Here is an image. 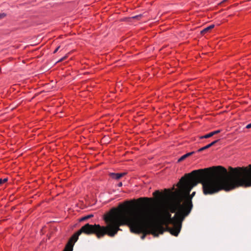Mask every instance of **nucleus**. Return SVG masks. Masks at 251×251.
Returning a JSON list of instances; mask_svg holds the SVG:
<instances>
[{"label":"nucleus","instance_id":"1","mask_svg":"<svg viewBox=\"0 0 251 251\" xmlns=\"http://www.w3.org/2000/svg\"><path fill=\"white\" fill-rule=\"evenodd\" d=\"M230 173L223 166H217L196 170L186 174L181 178L177 187L182 196L177 200H181V204L187 208L193 207L192 198L196 192L191 195L192 188L198 183L202 185L205 195H213L221 190L229 191L239 186H251V178L246 167H229Z\"/></svg>","mask_w":251,"mask_h":251},{"label":"nucleus","instance_id":"2","mask_svg":"<svg viewBox=\"0 0 251 251\" xmlns=\"http://www.w3.org/2000/svg\"><path fill=\"white\" fill-rule=\"evenodd\" d=\"M121 209L113 208L110 213L104 217V220L106 224H111L116 233L120 229V226L127 224L130 227L131 232L142 233L141 238L144 240L147 234H152L157 237L159 234H163L164 227L160 225L152 223L154 216V212L150 206H145L136 209L126 216L124 214L125 206L120 205Z\"/></svg>","mask_w":251,"mask_h":251},{"label":"nucleus","instance_id":"3","mask_svg":"<svg viewBox=\"0 0 251 251\" xmlns=\"http://www.w3.org/2000/svg\"><path fill=\"white\" fill-rule=\"evenodd\" d=\"M190 212L191 207L187 208L185 203L181 204V200H176L162 203L159 217L164 225L173 226L168 229L172 235L177 236L181 230L182 222Z\"/></svg>","mask_w":251,"mask_h":251},{"label":"nucleus","instance_id":"4","mask_svg":"<svg viewBox=\"0 0 251 251\" xmlns=\"http://www.w3.org/2000/svg\"><path fill=\"white\" fill-rule=\"evenodd\" d=\"M116 229L111 224H107L106 226H100V225H90L86 224L75 232L70 239L64 251H73V246L78 239L79 236L84 233L86 235L95 234L98 238L103 237L105 234L110 237H114Z\"/></svg>","mask_w":251,"mask_h":251},{"label":"nucleus","instance_id":"5","mask_svg":"<svg viewBox=\"0 0 251 251\" xmlns=\"http://www.w3.org/2000/svg\"><path fill=\"white\" fill-rule=\"evenodd\" d=\"M126 173H110L109 174V176L115 179H119L122 177L124 176L125 175H126Z\"/></svg>","mask_w":251,"mask_h":251},{"label":"nucleus","instance_id":"6","mask_svg":"<svg viewBox=\"0 0 251 251\" xmlns=\"http://www.w3.org/2000/svg\"><path fill=\"white\" fill-rule=\"evenodd\" d=\"M220 132H221L220 130H215V131L211 132L209 133L208 134H207L204 136H201L200 137V139L208 138H210V137L213 136V135H214L215 134H217L220 133Z\"/></svg>","mask_w":251,"mask_h":251},{"label":"nucleus","instance_id":"7","mask_svg":"<svg viewBox=\"0 0 251 251\" xmlns=\"http://www.w3.org/2000/svg\"><path fill=\"white\" fill-rule=\"evenodd\" d=\"M219 141V140H216L214 141L213 142H211V143L209 144L208 145L200 148L198 150V152H201L206 149H207L209 148L210 147H212V146L214 145L216 143H217Z\"/></svg>","mask_w":251,"mask_h":251},{"label":"nucleus","instance_id":"8","mask_svg":"<svg viewBox=\"0 0 251 251\" xmlns=\"http://www.w3.org/2000/svg\"><path fill=\"white\" fill-rule=\"evenodd\" d=\"M214 25H211L206 27V28H204L201 31V34L202 35L205 34L206 33L209 32L210 30L213 29L214 27Z\"/></svg>","mask_w":251,"mask_h":251},{"label":"nucleus","instance_id":"9","mask_svg":"<svg viewBox=\"0 0 251 251\" xmlns=\"http://www.w3.org/2000/svg\"><path fill=\"white\" fill-rule=\"evenodd\" d=\"M194 153V151L190 152L189 153H187L183 155H182L180 158H179L178 160V162H180L184 159H185L187 157L191 156V155L193 154Z\"/></svg>","mask_w":251,"mask_h":251},{"label":"nucleus","instance_id":"10","mask_svg":"<svg viewBox=\"0 0 251 251\" xmlns=\"http://www.w3.org/2000/svg\"><path fill=\"white\" fill-rule=\"evenodd\" d=\"M145 201L146 203H150L152 201V199L149 198H140L138 199V201Z\"/></svg>","mask_w":251,"mask_h":251},{"label":"nucleus","instance_id":"11","mask_svg":"<svg viewBox=\"0 0 251 251\" xmlns=\"http://www.w3.org/2000/svg\"><path fill=\"white\" fill-rule=\"evenodd\" d=\"M94 215L93 214H90V215H88L87 216H84L83 217H82L79 221L80 222H82V221H86L90 218H91L92 217H93Z\"/></svg>","mask_w":251,"mask_h":251},{"label":"nucleus","instance_id":"12","mask_svg":"<svg viewBox=\"0 0 251 251\" xmlns=\"http://www.w3.org/2000/svg\"><path fill=\"white\" fill-rule=\"evenodd\" d=\"M153 195L154 196H162L163 194L161 193L159 191H156L153 193Z\"/></svg>","mask_w":251,"mask_h":251},{"label":"nucleus","instance_id":"13","mask_svg":"<svg viewBox=\"0 0 251 251\" xmlns=\"http://www.w3.org/2000/svg\"><path fill=\"white\" fill-rule=\"evenodd\" d=\"M8 180L7 178H5L4 179L0 178V185H1L2 184L7 182Z\"/></svg>","mask_w":251,"mask_h":251},{"label":"nucleus","instance_id":"14","mask_svg":"<svg viewBox=\"0 0 251 251\" xmlns=\"http://www.w3.org/2000/svg\"><path fill=\"white\" fill-rule=\"evenodd\" d=\"M67 57V56H65L64 57H63V58L60 59L59 60H58V61H57L55 63H60V62L64 61Z\"/></svg>","mask_w":251,"mask_h":251},{"label":"nucleus","instance_id":"15","mask_svg":"<svg viewBox=\"0 0 251 251\" xmlns=\"http://www.w3.org/2000/svg\"><path fill=\"white\" fill-rule=\"evenodd\" d=\"M6 16V14L4 13H0V19L4 18Z\"/></svg>","mask_w":251,"mask_h":251},{"label":"nucleus","instance_id":"16","mask_svg":"<svg viewBox=\"0 0 251 251\" xmlns=\"http://www.w3.org/2000/svg\"><path fill=\"white\" fill-rule=\"evenodd\" d=\"M246 128H251V123H250V124H248V125H247Z\"/></svg>","mask_w":251,"mask_h":251},{"label":"nucleus","instance_id":"17","mask_svg":"<svg viewBox=\"0 0 251 251\" xmlns=\"http://www.w3.org/2000/svg\"><path fill=\"white\" fill-rule=\"evenodd\" d=\"M59 48H60V47H57V48L54 50V51H53V53H56V52L57 51V50H58V49H59Z\"/></svg>","mask_w":251,"mask_h":251},{"label":"nucleus","instance_id":"18","mask_svg":"<svg viewBox=\"0 0 251 251\" xmlns=\"http://www.w3.org/2000/svg\"><path fill=\"white\" fill-rule=\"evenodd\" d=\"M122 185H123V184H122V182H121L118 184V187H122Z\"/></svg>","mask_w":251,"mask_h":251},{"label":"nucleus","instance_id":"19","mask_svg":"<svg viewBox=\"0 0 251 251\" xmlns=\"http://www.w3.org/2000/svg\"><path fill=\"white\" fill-rule=\"evenodd\" d=\"M228 0H223L221 2V3H224L226 1H227Z\"/></svg>","mask_w":251,"mask_h":251},{"label":"nucleus","instance_id":"20","mask_svg":"<svg viewBox=\"0 0 251 251\" xmlns=\"http://www.w3.org/2000/svg\"><path fill=\"white\" fill-rule=\"evenodd\" d=\"M21 61H22V63H25V60H22Z\"/></svg>","mask_w":251,"mask_h":251},{"label":"nucleus","instance_id":"21","mask_svg":"<svg viewBox=\"0 0 251 251\" xmlns=\"http://www.w3.org/2000/svg\"><path fill=\"white\" fill-rule=\"evenodd\" d=\"M129 202H129V201H127L126 202V204H128V203H129Z\"/></svg>","mask_w":251,"mask_h":251},{"label":"nucleus","instance_id":"22","mask_svg":"<svg viewBox=\"0 0 251 251\" xmlns=\"http://www.w3.org/2000/svg\"><path fill=\"white\" fill-rule=\"evenodd\" d=\"M13 58H12V59H11V60H9V61H13Z\"/></svg>","mask_w":251,"mask_h":251},{"label":"nucleus","instance_id":"23","mask_svg":"<svg viewBox=\"0 0 251 251\" xmlns=\"http://www.w3.org/2000/svg\"><path fill=\"white\" fill-rule=\"evenodd\" d=\"M48 69H49L48 68H46V69H45V70L46 71V70H47Z\"/></svg>","mask_w":251,"mask_h":251}]
</instances>
